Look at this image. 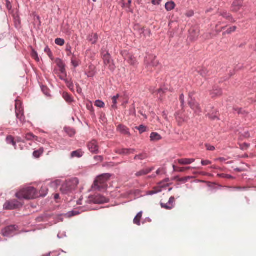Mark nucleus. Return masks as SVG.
<instances>
[{
  "label": "nucleus",
  "mask_w": 256,
  "mask_h": 256,
  "mask_svg": "<svg viewBox=\"0 0 256 256\" xmlns=\"http://www.w3.org/2000/svg\"><path fill=\"white\" fill-rule=\"evenodd\" d=\"M173 168H174V171L176 172H184L185 170H190L192 168L190 166L182 168V167L176 166L174 165Z\"/></svg>",
  "instance_id": "26"
},
{
  "label": "nucleus",
  "mask_w": 256,
  "mask_h": 256,
  "mask_svg": "<svg viewBox=\"0 0 256 256\" xmlns=\"http://www.w3.org/2000/svg\"><path fill=\"white\" fill-rule=\"evenodd\" d=\"M236 26H233L228 28L226 30V33L228 34H230L232 32H233L236 31Z\"/></svg>",
  "instance_id": "42"
},
{
  "label": "nucleus",
  "mask_w": 256,
  "mask_h": 256,
  "mask_svg": "<svg viewBox=\"0 0 256 256\" xmlns=\"http://www.w3.org/2000/svg\"><path fill=\"white\" fill-rule=\"evenodd\" d=\"M98 39V36L96 34H92L90 35L88 38V40L92 42V44H94L96 42Z\"/></svg>",
  "instance_id": "23"
},
{
  "label": "nucleus",
  "mask_w": 256,
  "mask_h": 256,
  "mask_svg": "<svg viewBox=\"0 0 256 256\" xmlns=\"http://www.w3.org/2000/svg\"><path fill=\"white\" fill-rule=\"evenodd\" d=\"M32 57L37 62L39 61V58L36 52L33 51L32 54Z\"/></svg>",
  "instance_id": "44"
},
{
  "label": "nucleus",
  "mask_w": 256,
  "mask_h": 256,
  "mask_svg": "<svg viewBox=\"0 0 256 256\" xmlns=\"http://www.w3.org/2000/svg\"><path fill=\"white\" fill-rule=\"evenodd\" d=\"M42 256H50V254H47L43 255Z\"/></svg>",
  "instance_id": "63"
},
{
  "label": "nucleus",
  "mask_w": 256,
  "mask_h": 256,
  "mask_svg": "<svg viewBox=\"0 0 256 256\" xmlns=\"http://www.w3.org/2000/svg\"><path fill=\"white\" fill-rule=\"evenodd\" d=\"M192 177L190 176H186L182 178H178V181L182 182L183 183L186 182L188 180L191 178Z\"/></svg>",
  "instance_id": "43"
},
{
  "label": "nucleus",
  "mask_w": 256,
  "mask_h": 256,
  "mask_svg": "<svg viewBox=\"0 0 256 256\" xmlns=\"http://www.w3.org/2000/svg\"><path fill=\"white\" fill-rule=\"evenodd\" d=\"M25 138L28 140H31L33 139H34L36 140H37V136H35L32 133H28L26 134Z\"/></svg>",
  "instance_id": "34"
},
{
  "label": "nucleus",
  "mask_w": 256,
  "mask_h": 256,
  "mask_svg": "<svg viewBox=\"0 0 256 256\" xmlns=\"http://www.w3.org/2000/svg\"><path fill=\"white\" fill-rule=\"evenodd\" d=\"M160 169L156 171V174H160Z\"/></svg>",
  "instance_id": "62"
},
{
  "label": "nucleus",
  "mask_w": 256,
  "mask_h": 256,
  "mask_svg": "<svg viewBox=\"0 0 256 256\" xmlns=\"http://www.w3.org/2000/svg\"><path fill=\"white\" fill-rule=\"evenodd\" d=\"M244 0H235L232 6V10L234 12H238L243 6Z\"/></svg>",
  "instance_id": "12"
},
{
  "label": "nucleus",
  "mask_w": 256,
  "mask_h": 256,
  "mask_svg": "<svg viewBox=\"0 0 256 256\" xmlns=\"http://www.w3.org/2000/svg\"><path fill=\"white\" fill-rule=\"evenodd\" d=\"M222 93V89L215 88L210 92V95L212 98H214L218 96L221 95Z\"/></svg>",
  "instance_id": "17"
},
{
  "label": "nucleus",
  "mask_w": 256,
  "mask_h": 256,
  "mask_svg": "<svg viewBox=\"0 0 256 256\" xmlns=\"http://www.w3.org/2000/svg\"><path fill=\"white\" fill-rule=\"evenodd\" d=\"M20 204L16 200L6 202L4 206L6 210H12L18 208Z\"/></svg>",
  "instance_id": "6"
},
{
  "label": "nucleus",
  "mask_w": 256,
  "mask_h": 256,
  "mask_svg": "<svg viewBox=\"0 0 256 256\" xmlns=\"http://www.w3.org/2000/svg\"><path fill=\"white\" fill-rule=\"evenodd\" d=\"M180 100L182 104H184V95L183 94H180Z\"/></svg>",
  "instance_id": "53"
},
{
  "label": "nucleus",
  "mask_w": 256,
  "mask_h": 256,
  "mask_svg": "<svg viewBox=\"0 0 256 256\" xmlns=\"http://www.w3.org/2000/svg\"><path fill=\"white\" fill-rule=\"evenodd\" d=\"M250 136V134L248 132L245 133V135H244L245 138H249Z\"/></svg>",
  "instance_id": "59"
},
{
  "label": "nucleus",
  "mask_w": 256,
  "mask_h": 256,
  "mask_svg": "<svg viewBox=\"0 0 256 256\" xmlns=\"http://www.w3.org/2000/svg\"><path fill=\"white\" fill-rule=\"evenodd\" d=\"M90 201L94 204H102L108 202V200L104 196L98 194L90 197Z\"/></svg>",
  "instance_id": "5"
},
{
  "label": "nucleus",
  "mask_w": 256,
  "mask_h": 256,
  "mask_svg": "<svg viewBox=\"0 0 256 256\" xmlns=\"http://www.w3.org/2000/svg\"><path fill=\"white\" fill-rule=\"evenodd\" d=\"M159 64L158 61L154 56H149L146 58L145 60V65L148 70L152 72L154 68Z\"/></svg>",
  "instance_id": "4"
},
{
  "label": "nucleus",
  "mask_w": 256,
  "mask_h": 256,
  "mask_svg": "<svg viewBox=\"0 0 256 256\" xmlns=\"http://www.w3.org/2000/svg\"><path fill=\"white\" fill-rule=\"evenodd\" d=\"M101 54L104 64L106 66L110 64L112 62V60L111 59L110 55L108 52L106 50H102Z\"/></svg>",
  "instance_id": "10"
},
{
  "label": "nucleus",
  "mask_w": 256,
  "mask_h": 256,
  "mask_svg": "<svg viewBox=\"0 0 256 256\" xmlns=\"http://www.w3.org/2000/svg\"><path fill=\"white\" fill-rule=\"evenodd\" d=\"M15 108H16V112H22V110H24V109L22 108V103L20 100H16Z\"/></svg>",
  "instance_id": "22"
},
{
  "label": "nucleus",
  "mask_w": 256,
  "mask_h": 256,
  "mask_svg": "<svg viewBox=\"0 0 256 256\" xmlns=\"http://www.w3.org/2000/svg\"><path fill=\"white\" fill-rule=\"evenodd\" d=\"M16 230V226H7L2 230V235L4 236H10Z\"/></svg>",
  "instance_id": "8"
},
{
  "label": "nucleus",
  "mask_w": 256,
  "mask_h": 256,
  "mask_svg": "<svg viewBox=\"0 0 256 256\" xmlns=\"http://www.w3.org/2000/svg\"><path fill=\"white\" fill-rule=\"evenodd\" d=\"M61 74L60 75V78L62 80H64L66 81V79L65 78L66 77V72H64V73H60Z\"/></svg>",
  "instance_id": "49"
},
{
  "label": "nucleus",
  "mask_w": 256,
  "mask_h": 256,
  "mask_svg": "<svg viewBox=\"0 0 256 256\" xmlns=\"http://www.w3.org/2000/svg\"><path fill=\"white\" fill-rule=\"evenodd\" d=\"M16 116L18 118L21 122H23L24 120V110H22V112H16Z\"/></svg>",
  "instance_id": "35"
},
{
  "label": "nucleus",
  "mask_w": 256,
  "mask_h": 256,
  "mask_svg": "<svg viewBox=\"0 0 256 256\" xmlns=\"http://www.w3.org/2000/svg\"><path fill=\"white\" fill-rule=\"evenodd\" d=\"M175 6L176 4L174 2L172 1H170L166 4L165 8L168 11H170L174 9Z\"/></svg>",
  "instance_id": "25"
},
{
  "label": "nucleus",
  "mask_w": 256,
  "mask_h": 256,
  "mask_svg": "<svg viewBox=\"0 0 256 256\" xmlns=\"http://www.w3.org/2000/svg\"><path fill=\"white\" fill-rule=\"evenodd\" d=\"M206 150H208L212 151V150H214L215 149L214 146H212L209 145V144H206Z\"/></svg>",
  "instance_id": "48"
},
{
  "label": "nucleus",
  "mask_w": 256,
  "mask_h": 256,
  "mask_svg": "<svg viewBox=\"0 0 256 256\" xmlns=\"http://www.w3.org/2000/svg\"><path fill=\"white\" fill-rule=\"evenodd\" d=\"M150 140L152 141H158L162 139V136L156 132H152L150 136Z\"/></svg>",
  "instance_id": "24"
},
{
  "label": "nucleus",
  "mask_w": 256,
  "mask_h": 256,
  "mask_svg": "<svg viewBox=\"0 0 256 256\" xmlns=\"http://www.w3.org/2000/svg\"><path fill=\"white\" fill-rule=\"evenodd\" d=\"M230 178V176H228V175H226L225 174V178Z\"/></svg>",
  "instance_id": "64"
},
{
  "label": "nucleus",
  "mask_w": 256,
  "mask_h": 256,
  "mask_svg": "<svg viewBox=\"0 0 256 256\" xmlns=\"http://www.w3.org/2000/svg\"><path fill=\"white\" fill-rule=\"evenodd\" d=\"M120 98V95L118 94H116V96H114L112 97V109H116L117 106L116 104L118 103V100Z\"/></svg>",
  "instance_id": "27"
},
{
  "label": "nucleus",
  "mask_w": 256,
  "mask_h": 256,
  "mask_svg": "<svg viewBox=\"0 0 256 256\" xmlns=\"http://www.w3.org/2000/svg\"><path fill=\"white\" fill-rule=\"evenodd\" d=\"M48 189L46 186H42L40 192L39 196H45L48 193Z\"/></svg>",
  "instance_id": "32"
},
{
  "label": "nucleus",
  "mask_w": 256,
  "mask_h": 256,
  "mask_svg": "<svg viewBox=\"0 0 256 256\" xmlns=\"http://www.w3.org/2000/svg\"><path fill=\"white\" fill-rule=\"evenodd\" d=\"M147 156H148L146 154H142L136 156L134 159L136 160H142L146 159L147 158Z\"/></svg>",
  "instance_id": "36"
},
{
  "label": "nucleus",
  "mask_w": 256,
  "mask_h": 256,
  "mask_svg": "<svg viewBox=\"0 0 256 256\" xmlns=\"http://www.w3.org/2000/svg\"><path fill=\"white\" fill-rule=\"evenodd\" d=\"M16 196L20 200H30L39 196L36 188L33 187H28L20 190L16 194Z\"/></svg>",
  "instance_id": "1"
},
{
  "label": "nucleus",
  "mask_w": 256,
  "mask_h": 256,
  "mask_svg": "<svg viewBox=\"0 0 256 256\" xmlns=\"http://www.w3.org/2000/svg\"><path fill=\"white\" fill-rule=\"evenodd\" d=\"M164 92L162 89H159V90H158V93H160V92Z\"/></svg>",
  "instance_id": "61"
},
{
  "label": "nucleus",
  "mask_w": 256,
  "mask_h": 256,
  "mask_svg": "<svg viewBox=\"0 0 256 256\" xmlns=\"http://www.w3.org/2000/svg\"><path fill=\"white\" fill-rule=\"evenodd\" d=\"M142 212H138L134 220V223L138 226L140 225V220L142 217Z\"/></svg>",
  "instance_id": "21"
},
{
  "label": "nucleus",
  "mask_w": 256,
  "mask_h": 256,
  "mask_svg": "<svg viewBox=\"0 0 256 256\" xmlns=\"http://www.w3.org/2000/svg\"><path fill=\"white\" fill-rule=\"evenodd\" d=\"M200 74L203 77H204L206 76V74L205 72H204V70H202V71L200 72Z\"/></svg>",
  "instance_id": "58"
},
{
  "label": "nucleus",
  "mask_w": 256,
  "mask_h": 256,
  "mask_svg": "<svg viewBox=\"0 0 256 256\" xmlns=\"http://www.w3.org/2000/svg\"><path fill=\"white\" fill-rule=\"evenodd\" d=\"M62 97L68 103L72 102L73 100L72 96L66 92H64L63 93Z\"/></svg>",
  "instance_id": "30"
},
{
  "label": "nucleus",
  "mask_w": 256,
  "mask_h": 256,
  "mask_svg": "<svg viewBox=\"0 0 256 256\" xmlns=\"http://www.w3.org/2000/svg\"><path fill=\"white\" fill-rule=\"evenodd\" d=\"M58 198H59V194H55V196H54V198H55L56 200H57V199H58Z\"/></svg>",
  "instance_id": "60"
},
{
  "label": "nucleus",
  "mask_w": 256,
  "mask_h": 256,
  "mask_svg": "<svg viewBox=\"0 0 256 256\" xmlns=\"http://www.w3.org/2000/svg\"><path fill=\"white\" fill-rule=\"evenodd\" d=\"M94 105L97 107L102 108L104 106V103L100 100H97L95 102Z\"/></svg>",
  "instance_id": "39"
},
{
  "label": "nucleus",
  "mask_w": 256,
  "mask_h": 256,
  "mask_svg": "<svg viewBox=\"0 0 256 256\" xmlns=\"http://www.w3.org/2000/svg\"><path fill=\"white\" fill-rule=\"evenodd\" d=\"M162 208L166 210H172L175 206V198L174 196H171L168 203L164 204L160 202Z\"/></svg>",
  "instance_id": "7"
},
{
  "label": "nucleus",
  "mask_w": 256,
  "mask_h": 256,
  "mask_svg": "<svg viewBox=\"0 0 256 256\" xmlns=\"http://www.w3.org/2000/svg\"><path fill=\"white\" fill-rule=\"evenodd\" d=\"M44 152L43 148H40L38 150H35L33 153V156L36 158H38Z\"/></svg>",
  "instance_id": "31"
},
{
  "label": "nucleus",
  "mask_w": 256,
  "mask_h": 256,
  "mask_svg": "<svg viewBox=\"0 0 256 256\" xmlns=\"http://www.w3.org/2000/svg\"><path fill=\"white\" fill-rule=\"evenodd\" d=\"M6 142L8 144H12L14 146H16V142L14 141V138L12 136H8L7 138H6Z\"/></svg>",
  "instance_id": "37"
},
{
  "label": "nucleus",
  "mask_w": 256,
  "mask_h": 256,
  "mask_svg": "<svg viewBox=\"0 0 256 256\" xmlns=\"http://www.w3.org/2000/svg\"><path fill=\"white\" fill-rule=\"evenodd\" d=\"M71 49H72L71 46L69 44H66V50L67 52L68 56H70V55L73 54L72 52Z\"/></svg>",
  "instance_id": "41"
},
{
  "label": "nucleus",
  "mask_w": 256,
  "mask_h": 256,
  "mask_svg": "<svg viewBox=\"0 0 256 256\" xmlns=\"http://www.w3.org/2000/svg\"><path fill=\"white\" fill-rule=\"evenodd\" d=\"M249 144L246 143H244L240 145V148L242 150H246L249 147Z\"/></svg>",
  "instance_id": "46"
},
{
  "label": "nucleus",
  "mask_w": 256,
  "mask_h": 256,
  "mask_svg": "<svg viewBox=\"0 0 256 256\" xmlns=\"http://www.w3.org/2000/svg\"><path fill=\"white\" fill-rule=\"evenodd\" d=\"M78 183V180L76 178L66 180L62 184L60 188V190L64 194H67L72 190H74L76 187Z\"/></svg>",
  "instance_id": "3"
},
{
  "label": "nucleus",
  "mask_w": 256,
  "mask_h": 256,
  "mask_svg": "<svg viewBox=\"0 0 256 256\" xmlns=\"http://www.w3.org/2000/svg\"><path fill=\"white\" fill-rule=\"evenodd\" d=\"M94 158L97 160V161H98V162H102V160H103V157L102 156H95L94 157Z\"/></svg>",
  "instance_id": "50"
},
{
  "label": "nucleus",
  "mask_w": 256,
  "mask_h": 256,
  "mask_svg": "<svg viewBox=\"0 0 256 256\" xmlns=\"http://www.w3.org/2000/svg\"><path fill=\"white\" fill-rule=\"evenodd\" d=\"M162 0H152V4L154 5H158L161 2Z\"/></svg>",
  "instance_id": "52"
},
{
  "label": "nucleus",
  "mask_w": 256,
  "mask_h": 256,
  "mask_svg": "<svg viewBox=\"0 0 256 256\" xmlns=\"http://www.w3.org/2000/svg\"><path fill=\"white\" fill-rule=\"evenodd\" d=\"M211 162L208 160H202V166H207L210 164Z\"/></svg>",
  "instance_id": "51"
},
{
  "label": "nucleus",
  "mask_w": 256,
  "mask_h": 256,
  "mask_svg": "<svg viewBox=\"0 0 256 256\" xmlns=\"http://www.w3.org/2000/svg\"><path fill=\"white\" fill-rule=\"evenodd\" d=\"M71 63L72 65L74 67H78L80 63V60L76 58L75 54H72L71 58Z\"/></svg>",
  "instance_id": "18"
},
{
  "label": "nucleus",
  "mask_w": 256,
  "mask_h": 256,
  "mask_svg": "<svg viewBox=\"0 0 256 256\" xmlns=\"http://www.w3.org/2000/svg\"><path fill=\"white\" fill-rule=\"evenodd\" d=\"M194 158H181L177 160L178 162L182 165H188L192 164L194 162Z\"/></svg>",
  "instance_id": "14"
},
{
  "label": "nucleus",
  "mask_w": 256,
  "mask_h": 256,
  "mask_svg": "<svg viewBox=\"0 0 256 256\" xmlns=\"http://www.w3.org/2000/svg\"><path fill=\"white\" fill-rule=\"evenodd\" d=\"M135 152L134 149H127V148H122V149H118L117 150L116 152V153L120 154H126V155H128L134 153Z\"/></svg>",
  "instance_id": "13"
},
{
  "label": "nucleus",
  "mask_w": 256,
  "mask_h": 256,
  "mask_svg": "<svg viewBox=\"0 0 256 256\" xmlns=\"http://www.w3.org/2000/svg\"><path fill=\"white\" fill-rule=\"evenodd\" d=\"M83 156V152L80 150H77L74 152H72L71 153V156L72 158H80Z\"/></svg>",
  "instance_id": "28"
},
{
  "label": "nucleus",
  "mask_w": 256,
  "mask_h": 256,
  "mask_svg": "<svg viewBox=\"0 0 256 256\" xmlns=\"http://www.w3.org/2000/svg\"><path fill=\"white\" fill-rule=\"evenodd\" d=\"M66 84L68 88L71 90H74V86L70 81H69L68 80H66Z\"/></svg>",
  "instance_id": "40"
},
{
  "label": "nucleus",
  "mask_w": 256,
  "mask_h": 256,
  "mask_svg": "<svg viewBox=\"0 0 256 256\" xmlns=\"http://www.w3.org/2000/svg\"><path fill=\"white\" fill-rule=\"evenodd\" d=\"M226 20H228L231 22H234V18L230 16H226Z\"/></svg>",
  "instance_id": "55"
},
{
  "label": "nucleus",
  "mask_w": 256,
  "mask_h": 256,
  "mask_svg": "<svg viewBox=\"0 0 256 256\" xmlns=\"http://www.w3.org/2000/svg\"><path fill=\"white\" fill-rule=\"evenodd\" d=\"M56 64L60 68V73H64V72H66L65 69V65L62 60H58Z\"/></svg>",
  "instance_id": "20"
},
{
  "label": "nucleus",
  "mask_w": 256,
  "mask_h": 256,
  "mask_svg": "<svg viewBox=\"0 0 256 256\" xmlns=\"http://www.w3.org/2000/svg\"><path fill=\"white\" fill-rule=\"evenodd\" d=\"M110 176V175L108 174H102L98 176L92 186V188L99 191L106 190L107 188L106 182Z\"/></svg>",
  "instance_id": "2"
},
{
  "label": "nucleus",
  "mask_w": 256,
  "mask_h": 256,
  "mask_svg": "<svg viewBox=\"0 0 256 256\" xmlns=\"http://www.w3.org/2000/svg\"><path fill=\"white\" fill-rule=\"evenodd\" d=\"M44 51L48 54V56H50V54H52V52H51L50 50V49L48 46H46L45 48Z\"/></svg>",
  "instance_id": "54"
},
{
  "label": "nucleus",
  "mask_w": 256,
  "mask_h": 256,
  "mask_svg": "<svg viewBox=\"0 0 256 256\" xmlns=\"http://www.w3.org/2000/svg\"><path fill=\"white\" fill-rule=\"evenodd\" d=\"M66 132L70 136H72L75 134V131L72 129H66Z\"/></svg>",
  "instance_id": "45"
},
{
  "label": "nucleus",
  "mask_w": 256,
  "mask_h": 256,
  "mask_svg": "<svg viewBox=\"0 0 256 256\" xmlns=\"http://www.w3.org/2000/svg\"><path fill=\"white\" fill-rule=\"evenodd\" d=\"M90 151L93 154H97L98 152V146L96 140H92L88 144Z\"/></svg>",
  "instance_id": "9"
},
{
  "label": "nucleus",
  "mask_w": 256,
  "mask_h": 256,
  "mask_svg": "<svg viewBox=\"0 0 256 256\" xmlns=\"http://www.w3.org/2000/svg\"><path fill=\"white\" fill-rule=\"evenodd\" d=\"M198 37V34H196V36H192V33H190V38L192 40H196L197 39Z\"/></svg>",
  "instance_id": "57"
},
{
  "label": "nucleus",
  "mask_w": 256,
  "mask_h": 256,
  "mask_svg": "<svg viewBox=\"0 0 256 256\" xmlns=\"http://www.w3.org/2000/svg\"><path fill=\"white\" fill-rule=\"evenodd\" d=\"M162 191V188L160 186L154 187L152 190L148 191L147 193L148 195H152L158 192H160Z\"/></svg>",
  "instance_id": "29"
},
{
  "label": "nucleus",
  "mask_w": 256,
  "mask_h": 256,
  "mask_svg": "<svg viewBox=\"0 0 256 256\" xmlns=\"http://www.w3.org/2000/svg\"><path fill=\"white\" fill-rule=\"evenodd\" d=\"M138 130L140 132H144L146 131V127L144 126H138Z\"/></svg>",
  "instance_id": "47"
},
{
  "label": "nucleus",
  "mask_w": 256,
  "mask_h": 256,
  "mask_svg": "<svg viewBox=\"0 0 256 256\" xmlns=\"http://www.w3.org/2000/svg\"><path fill=\"white\" fill-rule=\"evenodd\" d=\"M117 130L120 133L124 134H128L129 132L127 128L123 125L120 124L117 127Z\"/></svg>",
  "instance_id": "19"
},
{
  "label": "nucleus",
  "mask_w": 256,
  "mask_h": 256,
  "mask_svg": "<svg viewBox=\"0 0 256 256\" xmlns=\"http://www.w3.org/2000/svg\"><path fill=\"white\" fill-rule=\"evenodd\" d=\"M189 105L197 114H199L202 112L199 104L195 100L192 99L189 102Z\"/></svg>",
  "instance_id": "11"
},
{
  "label": "nucleus",
  "mask_w": 256,
  "mask_h": 256,
  "mask_svg": "<svg viewBox=\"0 0 256 256\" xmlns=\"http://www.w3.org/2000/svg\"><path fill=\"white\" fill-rule=\"evenodd\" d=\"M234 110L239 114H242L244 116L248 114V112L242 108H234Z\"/></svg>",
  "instance_id": "33"
},
{
  "label": "nucleus",
  "mask_w": 256,
  "mask_h": 256,
  "mask_svg": "<svg viewBox=\"0 0 256 256\" xmlns=\"http://www.w3.org/2000/svg\"><path fill=\"white\" fill-rule=\"evenodd\" d=\"M132 4V0H128V3L126 4H124V6L130 8V4Z\"/></svg>",
  "instance_id": "56"
},
{
  "label": "nucleus",
  "mask_w": 256,
  "mask_h": 256,
  "mask_svg": "<svg viewBox=\"0 0 256 256\" xmlns=\"http://www.w3.org/2000/svg\"><path fill=\"white\" fill-rule=\"evenodd\" d=\"M64 40L62 38H57L55 40V43L58 46H62L64 45Z\"/></svg>",
  "instance_id": "38"
},
{
  "label": "nucleus",
  "mask_w": 256,
  "mask_h": 256,
  "mask_svg": "<svg viewBox=\"0 0 256 256\" xmlns=\"http://www.w3.org/2000/svg\"><path fill=\"white\" fill-rule=\"evenodd\" d=\"M153 170H154V168H146L140 170L136 174V176H140L146 175V174H148V173H150V172H152Z\"/></svg>",
  "instance_id": "15"
},
{
  "label": "nucleus",
  "mask_w": 256,
  "mask_h": 256,
  "mask_svg": "<svg viewBox=\"0 0 256 256\" xmlns=\"http://www.w3.org/2000/svg\"><path fill=\"white\" fill-rule=\"evenodd\" d=\"M122 56L130 64L134 66L136 63V59L133 56L128 54L126 56H125L124 54H122Z\"/></svg>",
  "instance_id": "16"
}]
</instances>
